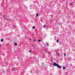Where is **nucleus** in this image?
I'll use <instances>...</instances> for the list:
<instances>
[{"label":"nucleus","mask_w":75,"mask_h":75,"mask_svg":"<svg viewBox=\"0 0 75 75\" xmlns=\"http://www.w3.org/2000/svg\"><path fill=\"white\" fill-rule=\"evenodd\" d=\"M6 46H8V44H6Z\"/></svg>","instance_id":"17"},{"label":"nucleus","mask_w":75,"mask_h":75,"mask_svg":"<svg viewBox=\"0 0 75 75\" xmlns=\"http://www.w3.org/2000/svg\"><path fill=\"white\" fill-rule=\"evenodd\" d=\"M64 56H66V54L64 53Z\"/></svg>","instance_id":"15"},{"label":"nucleus","mask_w":75,"mask_h":75,"mask_svg":"<svg viewBox=\"0 0 75 75\" xmlns=\"http://www.w3.org/2000/svg\"><path fill=\"white\" fill-rule=\"evenodd\" d=\"M42 64H44V63H42Z\"/></svg>","instance_id":"24"},{"label":"nucleus","mask_w":75,"mask_h":75,"mask_svg":"<svg viewBox=\"0 0 75 75\" xmlns=\"http://www.w3.org/2000/svg\"><path fill=\"white\" fill-rule=\"evenodd\" d=\"M29 40H31V39L30 38Z\"/></svg>","instance_id":"20"},{"label":"nucleus","mask_w":75,"mask_h":75,"mask_svg":"<svg viewBox=\"0 0 75 75\" xmlns=\"http://www.w3.org/2000/svg\"><path fill=\"white\" fill-rule=\"evenodd\" d=\"M52 16H53L52 15Z\"/></svg>","instance_id":"22"},{"label":"nucleus","mask_w":75,"mask_h":75,"mask_svg":"<svg viewBox=\"0 0 75 75\" xmlns=\"http://www.w3.org/2000/svg\"><path fill=\"white\" fill-rule=\"evenodd\" d=\"M14 69H15V68H13V70H14Z\"/></svg>","instance_id":"18"},{"label":"nucleus","mask_w":75,"mask_h":75,"mask_svg":"<svg viewBox=\"0 0 75 75\" xmlns=\"http://www.w3.org/2000/svg\"><path fill=\"white\" fill-rule=\"evenodd\" d=\"M63 69H65V67H63Z\"/></svg>","instance_id":"10"},{"label":"nucleus","mask_w":75,"mask_h":75,"mask_svg":"<svg viewBox=\"0 0 75 75\" xmlns=\"http://www.w3.org/2000/svg\"><path fill=\"white\" fill-rule=\"evenodd\" d=\"M38 41H39V42H41V40H39Z\"/></svg>","instance_id":"11"},{"label":"nucleus","mask_w":75,"mask_h":75,"mask_svg":"<svg viewBox=\"0 0 75 75\" xmlns=\"http://www.w3.org/2000/svg\"><path fill=\"white\" fill-rule=\"evenodd\" d=\"M45 53H46V51L45 52Z\"/></svg>","instance_id":"23"},{"label":"nucleus","mask_w":75,"mask_h":75,"mask_svg":"<svg viewBox=\"0 0 75 75\" xmlns=\"http://www.w3.org/2000/svg\"><path fill=\"white\" fill-rule=\"evenodd\" d=\"M57 55H58V56H59V54H58V53H57Z\"/></svg>","instance_id":"16"},{"label":"nucleus","mask_w":75,"mask_h":75,"mask_svg":"<svg viewBox=\"0 0 75 75\" xmlns=\"http://www.w3.org/2000/svg\"><path fill=\"white\" fill-rule=\"evenodd\" d=\"M49 55H50V53L49 52Z\"/></svg>","instance_id":"21"},{"label":"nucleus","mask_w":75,"mask_h":75,"mask_svg":"<svg viewBox=\"0 0 75 75\" xmlns=\"http://www.w3.org/2000/svg\"><path fill=\"white\" fill-rule=\"evenodd\" d=\"M52 65L55 67H57L58 68L61 69V67L58 64H57L55 62H54V64H52Z\"/></svg>","instance_id":"1"},{"label":"nucleus","mask_w":75,"mask_h":75,"mask_svg":"<svg viewBox=\"0 0 75 75\" xmlns=\"http://www.w3.org/2000/svg\"><path fill=\"white\" fill-rule=\"evenodd\" d=\"M14 45H15V46H17V43H16V42H14Z\"/></svg>","instance_id":"3"},{"label":"nucleus","mask_w":75,"mask_h":75,"mask_svg":"<svg viewBox=\"0 0 75 75\" xmlns=\"http://www.w3.org/2000/svg\"><path fill=\"white\" fill-rule=\"evenodd\" d=\"M38 16H39L38 14V13H36V16H35V17H38Z\"/></svg>","instance_id":"4"},{"label":"nucleus","mask_w":75,"mask_h":75,"mask_svg":"<svg viewBox=\"0 0 75 75\" xmlns=\"http://www.w3.org/2000/svg\"><path fill=\"white\" fill-rule=\"evenodd\" d=\"M47 47H49V44L48 43H47Z\"/></svg>","instance_id":"13"},{"label":"nucleus","mask_w":75,"mask_h":75,"mask_svg":"<svg viewBox=\"0 0 75 75\" xmlns=\"http://www.w3.org/2000/svg\"><path fill=\"white\" fill-rule=\"evenodd\" d=\"M35 28V27L34 26V27H33L32 28H33V29H34Z\"/></svg>","instance_id":"8"},{"label":"nucleus","mask_w":75,"mask_h":75,"mask_svg":"<svg viewBox=\"0 0 75 75\" xmlns=\"http://www.w3.org/2000/svg\"><path fill=\"white\" fill-rule=\"evenodd\" d=\"M59 40H57V42H59Z\"/></svg>","instance_id":"9"},{"label":"nucleus","mask_w":75,"mask_h":75,"mask_svg":"<svg viewBox=\"0 0 75 75\" xmlns=\"http://www.w3.org/2000/svg\"><path fill=\"white\" fill-rule=\"evenodd\" d=\"M56 52L57 53H58V52H59V50H56Z\"/></svg>","instance_id":"5"},{"label":"nucleus","mask_w":75,"mask_h":75,"mask_svg":"<svg viewBox=\"0 0 75 75\" xmlns=\"http://www.w3.org/2000/svg\"><path fill=\"white\" fill-rule=\"evenodd\" d=\"M4 16H5V15H3V17H4V19H5V20H8V19H6L5 18H4Z\"/></svg>","instance_id":"2"},{"label":"nucleus","mask_w":75,"mask_h":75,"mask_svg":"<svg viewBox=\"0 0 75 75\" xmlns=\"http://www.w3.org/2000/svg\"><path fill=\"white\" fill-rule=\"evenodd\" d=\"M1 42H3V39H1Z\"/></svg>","instance_id":"6"},{"label":"nucleus","mask_w":75,"mask_h":75,"mask_svg":"<svg viewBox=\"0 0 75 75\" xmlns=\"http://www.w3.org/2000/svg\"><path fill=\"white\" fill-rule=\"evenodd\" d=\"M72 4H73V3H70V5H71V6H72Z\"/></svg>","instance_id":"12"},{"label":"nucleus","mask_w":75,"mask_h":75,"mask_svg":"<svg viewBox=\"0 0 75 75\" xmlns=\"http://www.w3.org/2000/svg\"><path fill=\"white\" fill-rule=\"evenodd\" d=\"M29 52L30 53H31V50H29Z\"/></svg>","instance_id":"14"},{"label":"nucleus","mask_w":75,"mask_h":75,"mask_svg":"<svg viewBox=\"0 0 75 75\" xmlns=\"http://www.w3.org/2000/svg\"><path fill=\"white\" fill-rule=\"evenodd\" d=\"M43 28H45V27H46V25H44L43 27Z\"/></svg>","instance_id":"7"},{"label":"nucleus","mask_w":75,"mask_h":75,"mask_svg":"<svg viewBox=\"0 0 75 75\" xmlns=\"http://www.w3.org/2000/svg\"><path fill=\"white\" fill-rule=\"evenodd\" d=\"M34 41H35V40H34Z\"/></svg>","instance_id":"19"}]
</instances>
